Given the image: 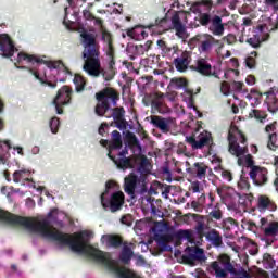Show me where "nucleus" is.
Returning <instances> with one entry per match:
<instances>
[{
	"label": "nucleus",
	"mask_w": 278,
	"mask_h": 278,
	"mask_svg": "<svg viewBox=\"0 0 278 278\" xmlns=\"http://www.w3.org/2000/svg\"><path fill=\"white\" fill-rule=\"evenodd\" d=\"M98 103L94 106L97 116H105V118H113L117 129H127V119H125V108L115 106L110 108V101L113 105L118 103L121 96L113 88L106 87L102 91L96 93Z\"/></svg>",
	"instance_id": "nucleus-2"
},
{
	"label": "nucleus",
	"mask_w": 278,
	"mask_h": 278,
	"mask_svg": "<svg viewBox=\"0 0 278 278\" xmlns=\"http://www.w3.org/2000/svg\"><path fill=\"white\" fill-rule=\"evenodd\" d=\"M166 94L162 92L155 93V98L151 102V108L154 112H159V114H168L170 112V108L164 103V98Z\"/></svg>",
	"instance_id": "nucleus-19"
},
{
	"label": "nucleus",
	"mask_w": 278,
	"mask_h": 278,
	"mask_svg": "<svg viewBox=\"0 0 278 278\" xmlns=\"http://www.w3.org/2000/svg\"><path fill=\"white\" fill-rule=\"evenodd\" d=\"M108 157L114 162L115 166L119 168V170H127L129 168H136L138 166V157L132 155L130 157H116L112 155V152L108 153Z\"/></svg>",
	"instance_id": "nucleus-13"
},
{
	"label": "nucleus",
	"mask_w": 278,
	"mask_h": 278,
	"mask_svg": "<svg viewBox=\"0 0 278 278\" xmlns=\"http://www.w3.org/2000/svg\"><path fill=\"white\" fill-rule=\"evenodd\" d=\"M101 205L104 210L118 212L119 210H123V205H125V193L122 191H116L112 193L110 200H105V193H102Z\"/></svg>",
	"instance_id": "nucleus-8"
},
{
	"label": "nucleus",
	"mask_w": 278,
	"mask_h": 278,
	"mask_svg": "<svg viewBox=\"0 0 278 278\" xmlns=\"http://www.w3.org/2000/svg\"><path fill=\"white\" fill-rule=\"evenodd\" d=\"M207 168L204 162H197L191 167L187 168V173L197 179H205L207 177Z\"/></svg>",
	"instance_id": "nucleus-22"
},
{
	"label": "nucleus",
	"mask_w": 278,
	"mask_h": 278,
	"mask_svg": "<svg viewBox=\"0 0 278 278\" xmlns=\"http://www.w3.org/2000/svg\"><path fill=\"white\" fill-rule=\"evenodd\" d=\"M190 62H192V55H190V52L184 51L180 56L174 60L176 71L179 73H185V71H188Z\"/></svg>",
	"instance_id": "nucleus-23"
},
{
	"label": "nucleus",
	"mask_w": 278,
	"mask_h": 278,
	"mask_svg": "<svg viewBox=\"0 0 278 278\" xmlns=\"http://www.w3.org/2000/svg\"><path fill=\"white\" fill-rule=\"evenodd\" d=\"M260 229L263 231L265 238H277L278 236V222H268L267 217H262L260 220Z\"/></svg>",
	"instance_id": "nucleus-17"
},
{
	"label": "nucleus",
	"mask_w": 278,
	"mask_h": 278,
	"mask_svg": "<svg viewBox=\"0 0 278 278\" xmlns=\"http://www.w3.org/2000/svg\"><path fill=\"white\" fill-rule=\"evenodd\" d=\"M127 140H128L129 147H136L137 149L141 148L140 141L138 140V137H136V135H134V132L127 134Z\"/></svg>",
	"instance_id": "nucleus-42"
},
{
	"label": "nucleus",
	"mask_w": 278,
	"mask_h": 278,
	"mask_svg": "<svg viewBox=\"0 0 278 278\" xmlns=\"http://www.w3.org/2000/svg\"><path fill=\"white\" fill-rule=\"evenodd\" d=\"M74 84L76 92H84V90L86 89V78H84V76L79 74H76L74 76Z\"/></svg>",
	"instance_id": "nucleus-32"
},
{
	"label": "nucleus",
	"mask_w": 278,
	"mask_h": 278,
	"mask_svg": "<svg viewBox=\"0 0 278 278\" xmlns=\"http://www.w3.org/2000/svg\"><path fill=\"white\" fill-rule=\"evenodd\" d=\"M15 51H18V49L14 46L12 38L5 34L0 35V53L2 58H12Z\"/></svg>",
	"instance_id": "nucleus-15"
},
{
	"label": "nucleus",
	"mask_w": 278,
	"mask_h": 278,
	"mask_svg": "<svg viewBox=\"0 0 278 278\" xmlns=\"http://www.w3.org/2000/svg\"><path fill=\"white\" fill-rule=\"evenodd\" d=\"M106 58L108 62H116V49L114 48V43L106 46Z\"/></svg>",
	"instance_id": "nucleus-41"
},
{
	"label": "nucleus",
	"mask_w": 278,
	"mask_h": 278,
	"mask_svg": "<svg viewBox=\"0 0 278 278\" xmlns=\"http://www.w3.org/2000/svg\"><path fill=\"white\" fill-rule=\"evenodd\" d=\"M275 173H276V178L274 179L273 186H274L276 192H278V168L277 167H276Z\"/></svg>",
	"instance_id": "nucleus-63"
},
{
	"label": "nucleus",
	"mask_w": 278,
	"mask_h": 278,
	"mask_svg": "<svg viewBox=\"0 0 278 278\" xmlns=\"http://www.w3.org/2000/svg\"><path fill=\"white\" fill-rule=\"evenodd\" d=\"M29 73H31V75H34V77L36 79H38V81H40V84L42 86H49V88H52V89L58 88V81L51 83L49 80H46L42 77H40V74L38 72H36V71L31 70V68H29Z\"/></svg>",
	"instance_id": "nucleus-31"
},
{
	"label": "nucleus",
	"mask_w": 278,
	"mask_h": 278,
	"mask_svg": "<svg viewBox=\"0 0 278 278\" xmlns=\"http://www.w3.org/2000/svg\"><path fill=\"white\" fill-rule=\"evenodd\" d=\"M269 38L268 26L266 24H258L253 28V36L249 37L245 42L253 49H260L262 42H266Z\"/></svg>",
	"instance_id": "nucleus-6"
},
{
	"label": "nucleus",
	"mask_w": 278,
	"mask_h": 278,
	"mask_svg": "<svg viewBox=\"0 0 278 278\" xmlns=\"http://www.w3.org/2000/svg\"><path fill=\"white\" fill-rule=\"evenodd\" d=\"M239 188L241 190H249L251 188V184H249V178H241L238 182Z\"/></svg>",
	"instance_id": "nucleus-50"
},
{
	"label": "nucleus",
	"mask_w": 278,
	"mask_h": 278,
	"mask_svg": "<svg viewBox=\"0 0 278 278\" xmlns=\"http://www.w3.org/2000/svg\"><path fill=\"white\" fill-rule=\"evenodd\" d=\"M208 218L211 220H223V211L220 210V204H216L213 210L208 213Z\"/></svg>",
	"instance_id": "nucleus-37"
},
{
	"label": "nucleus",
	"mask_w": 278,
	"mask_h": 278,
	"mask_svg": "<svg viewBox=\"0 0 278 278\" xmlns=\"http://www.w3.org/2000/svg\"><path fill=\"white\" fill-rule=\"evenodd\" d=\"M31 172L28 169H20L13 173L14 184H21V181H31Z\"/></svg>",
	"instance_id": "nucleus-30"
},
{
	"label": "nucleus",
	"mask_w": 278,
	"mask_h": 278,
	"mask_svg": "<svg viewBox=\"0 0 278 278\" xmlns=\"http://www.w3.org/2000/svg\"><path fill=\"white\" fill-rule=\"evenodd\" d=\"M267 8H270L273 12H278V0H264Z\"/></svg>",
	"instance_id": "nucleus-48"
},
{
	"label": "nucleus",
	"mask_w": 278,
	"mask_h": 278,
	"mask_svg": "<svg viewBox=\"0 0 278 278\" xmlns=\"http://www.w3.org/2000/svg\"><path fill=\"white\" fill-rule=\"evenodd\" d=\"M208 29L212 31L213 36H223V34H225V24H223V17L219 15H213Z\"/></svg>",
	"instance_id": "nucleus-26"
},
{
	"label": "nucleus",
	"mask_w": 278,
	"mask_h": 278,
	"mask_svg": "<svg viewBox=\"0 0 278 278\" xmlns=\"http://www.w3.org/2000/svg\"><path fill=\"white\" fill-rule=\"evenodd\" d=\"M52 134H58L60 129V119L58 117H52L49 123Z\"/></svg>",
	"instance_id": "nucleus-45"
},
{
	"label": "nucleus",
	"mask_w": 278,
	"mask_h": 278,
	"mask_svg": "<svg viewBox=\"0 0 278 278\" xmlns=\"http://www.w3.org/2000/svg\"><path fill=\"white\" fill-rule=\"evenodd\" d=\"M191 190L194 193L201 192V187H200L199 181H194V182L191 184Z\"/></svg>",
	"instance_id": "nucleus-58"
},
{
	"label": "nucleus",
	"mask_w": 278,
	"mask_h": 278,
	"mask_svg": "<svg viewBox=\"0 0 278 278\" xmlns=\"http://www.w3.org/2000/svg\"><path fill=\"white\" fill-rule=\"evenodd\" d=\"M195 5H203L204 8H206V13L199 14V23L200 25H202V27H207V25L212 24V21H214V15L210 13L212 11V8H214V1L201 0L197 2Z\"/></svg>",
	"instance_id": "nucleus-16"
},
{
	"label": "nucleus",
	"mask_w": 278,
	"mask_h": 278,
	"mask_svg": "<svg viewBox=\"0 0 278 278\" xmlns=\"http://www.w3.org/2000/svg\"><path fill=\"white\" fill-rule=\"evenodd\" d=\"M102 40L106 46L114 45V39H112V34L108 30H102Z\"/></svg>",
	"instance_id": "nucleus-46"
},
{
	"label": "nucleus",
	"mask_w": 278,
	"mask_h": 278,
	"mask_svg": "<svg viewBox=\"0 0 278 278\" xmlns=\"http://www.w3.org/2000/svg\"><path fill=\"white\" fill-rule=\"evenodd\" d=\"M191 42H194L201 53H207L214 47V45H223L220 40L214 38L212 35H197L191 39Z\"/></svg>",
	"instance_id": "nucleus-10"
},
{
	"label": "nucleus",
	"mask_w": 278,
	"mask_h": 278,
	"mask_svg": "<svg viewBox=\"0 0 278 278\" xmlns=\"http://www.w3.org/2000/svg\"><path fill=\"white\" fill-rule=\"evenodd\" d=\"M195 231L198 235V238L202 240V238H206L213 247H223V236H220V232L216 229H211L208 232L205 233V222H203V216H200V218L197 222L195 225Z\"/></svg>",
	"instance_id": "nucleus-4"
},
{
	"label": "nucleus",
	"mask_w": 278,
	"mask_h": 278,
	"mask_svg": "<svg viewBox=\"0 0 278 278\" xmlns=\"http://www.w3.org/2000/svg\"><path fill=\"white\" fill-rule=\"evenodd\" d=\"M161 251H168V237L166 235H162L157 240H156Z\"/></svg>",
	"instance_id": "nucleus-43"
},
{
	"label": "nucleus",
	"mask_w": 278,
	"mask_h": 278,
	"mask_svg": "<svg viewBox=\"0 0 278 278\" xmlns=\"http://www.w3.org/2000/svg\"><path fill=\"white\" fill-rule=\"evenodd\" d=\"M12 150L16 151L18 155H22V156L25 155V151H23V147L21 146H14L12 147Z\"/></svg>",
	"instance_id": "nucleus-60"
},
{
	"label": "nucleus",
	"mask_w": 278,
	"mask_h": 278,
	"mask_svg": "<svg viewBox=\"0 0 278 278\" xmlns=\"http://www.w3.org/2000/svg\"><path fill=\"white\" fill-rule=\"evenodd\" d=\"M137 157V164H139L138 170L141 175H149L151 173V163L144 154L135 155Z\"/></svg>",
	"instance_id": "nucleus-29"
},
{
	"label": "nucleus",
	"mask_w": 278,
	"mask_h": 278,
	"mask_svg": "<svg viewBox=\"0 0 278 278\" xmlns=\"http://www.w3.org/2000/svg\"><path fill=\"white\" fill-rule=\"evenodd\" d=\"M153 46V41L148 40L144 42V45H137L135 47L137 55H144L149 49Z\"/></svg>",
	"instance_id": "nucleus-39"
},
{
	"label": "nucleus",
	"mask_w": 278,
	"mask_h": 278,
	"mask_svg": "<svg viewBox=\"0 0 278 278\" xmlns=\"http://www.w3.org/2000/svg\"><path fill=\"white\" fill-rule=\"evenodd\" d=\"M23 61L28 62L29 64H45L46 66H48V68H60V66H64V63H62V61H47L36 54L20 52L17 54V62Z\"/></svg>",
	"instance_id": "nucleus-9"
},
{
	"label": "nucleus",
	"mask_w": 278,
	"mask_h": 278,
	"mask_svg": "<svg viewBox=\"0 0 278 278\" xmlns=\"http://www.w3.org/2000/svg\"><path fill=\"white\" fill-rule=\"evenodd\" d=\"M83 16L85 18V21H94V14H92V12H90V10L85 9L83 11Z\"/></svg>",
	"instance_id": "nucleus-54"
},
{
	"label": "nucleus",
	"mask_w": 278,
	"mask_h": 278,
	"mask_svg": "<svg viewBox=\"0 0 278 278\" xmlns=\"http://www.w3.org/2000/svg\"><path fill=\"white\" fill-rule=\"evenodd\" d=\"M10 149H12V142L10 140H0V164H8Z\"/></svg>",
	"instance_id": "nucleus-28"
},
{
	"label": "nucleus",
	"mask_w": 278,
	"mask_h": 278,
	"mask_svg": "<svg viewBox=\"0 0 278 278\" xmlns=\"http://www.w3.org/2000/svg\"><path fill=\"white\" fill-rule=\"evenodd\" d=\"M100 144L102 147H108V144H109V153H112V151L122 149L123 148V138L121 137V132L118 130H113L112 131V140L108 141L105 139H101Z\"/></svg>",
	"instance_id": "nucleus-18"
},
{
	"label": "nucleus",
	"mask_w": 278,
	"mask_h": 278,
	"mask_svg": "<svg viewBox=\"0 0 278 278\" xmlns=\"http://www.w3.org/2000/svg\"><path fill=\"white\" fill-rule=\"evenodd\" d=\"M121 224L127 225V227H131V225H134V219L131 218V215L122 216Z\"/></svg>",
	"instance_id": "nucleus-51"
},
{
	"label": "nucleus",
	"mask_w": 278,
	"mask_h": 278,
	"mask_svg": "<svg viewBox=\"0 0 278 278\" xmlns=\"http://www.w3.org/2000/svg\"><path fill=\"white\" fill-rule=\"evenodd\" d=\"M176 238L188 240V242H194V235L192 230H178L176 232Z\"/></svg>",
	"instance_id": "nucleus-38"
},
{
	"label": "nucleus",
	"mask_w": 278,
	"mask_h": 278,
	"mask_svg": "<svg viewBox=\"0 0 278 278\" xmlns=\"http://www.w3.org/2000/svg\"><path fill=\"white\" fill-rule=\"evenodd\" d=\"M109 125L108 123H102L98 129V132L100 136H105V129H108Z\"/></svg>",
	"instance_id": "nucleus-57"
},
{
	"label": "nucleus",
	"mask_w": 278,
	"mask_h": 278,
	"mask_svg": "<svg viewBox=\"0 0 278 278\" xmlns=\"http://www.w3.org/2000/svg\"><path fill=\"white\" fill-rule=\"evenodd\" d=\"M83 39V60L84 71L91 77L102 75L105 81H112L116 77V61H106V68L101 70V46L97 42V37L92 33L84 31L80 34Z\"/></svg>",
	"instance_id": "nucleus-1"
},
{
	"label": "nucleus",
	"mask_w": 278,
	"mask_h": 278,
	"mask_svg": "<svg viewBox=\"0 0 278 278\" xmlns=\"http://www.w3.org/2000/svg\"><path fill=\"white\" fill-rule=\"evenodd\" d=\"M204 255L203 249L195 248L194 249V258L195 260H201Z\"/></svg>",
	"instance_id": "nucleus-56"
},
{
	"label": "nucleus",
	"mask_w": 278,
	"mask_h": 278,
	"mask_svg": "<svg viewBox=\"0 0 278 278\" xmlns=\"http://www.w3.org/2000/svg\"><path fill=\"white\" fill-rule=\"evenodd\" d=\"M138 187V176L134 173L129 174L124 180V190L130 199H136V188Z\"/></svg>",
	"instance_id": "nucleus-21"
},
{
	"label": "nucleus",
	"mask_w": 278,
	"mask_h": 278,
	"mask_svg": "<svg viewBox=\"0 0 278 278\" xmlns=\"http://www.w3.org/2000/svg\"><path fill=\"white\" fill-rule=\"evenodd\" d=\"M72 99H73V88L66 85L61 87L58 90L56 96L52 101V104L56 110V114H64V110L62 108H64V105H70Z\"/></svg>",
	"instance_id": "nucleus-5"
},
{
	"label": "nucleus",
	"mask_w": 278,
	"mask_h": 278,
	"mask_svg": "<svg viewBox=\"0 0 278 278\" xmlns=\"http://www.w3.org/2000/svg\"><path fill=\"white\" fill-rule=\"evenodd\" d=\"M256 210H258L261 214H266V212H277V203L273 198L266 194H261L257 197Z\"/></svg>",
	"instance_id": "nucleus-14"
},
{
	"label": "nucleus",
	"mask_w": 278,
	"mask_h": 278,
	"mask_svg": "<svg viewBox=\"0 0 278 278\" xmlns=\"http://www.w3.org/2000/svg\"><path fill=\"white\" fill-rule=\"evenodd\" d=\"M151 123L154 127L163 131L164 134H168L170 131V121L168 118H164L162 116L152 115Z\"/></svg>",
	"instance_id": "nucleus-27"
},
{
	"label": "nucleus",
	"mask_w": 278,
	"mask_h": 278,
	"mask_svg": "<svg viewBox=\"0 0 278 278\" xmlns=\"http://www.w3.org/2000/svg\"><path fill=\"white\" fill-rule=\"evenodd\" d=\"M131 245L132 243L129 244L127 242H124L118 256L119 262L126 266L131 264V260L134 258V250H131Z\"/></svg>",
	"instance_id": "nucleus-24"
},
{
	"label": "nucleus",
	"mask_w": 278,
	"mask_h": 278,
	"mask_svg": "<svg viewBox=\"0 0 278 278\" xmlns=\"http://www.w3.org/2000/svg\"><path fill=\"white\" fill-rule=\"evenodd\" d=\"M211 268L214 270L216 277L227 278V269H225V267H220V264H218V262H213L211 264Z\"/></svg>",
	"instance_id": "nucleus-36"
},
{
	"label": "nucleus",
	"mask_w": 278,
	"mask_h": 278,
	"mask_svg": "<svg viewBox=\"0 0 278 278\" xmlns=\"http://www.w3.org/2000/svg\"><path fill=\"white\" fill-rule=\"evenodd\" d=\"M201 92V87H199L195 91L194 89H186V94L189 97V105L191 108L194 106V94H199Z\"/></svg>",
	"instance_id": "nucleus-44"
},
{
	"label": "nucleus",
	"mask_w": 278,
	"mask_h": 278,
	"mask_svg": "<svg viewBox=\"0 0 278 278\" xmlns=\"http://www.w3.org/2000/svg\"><path fill=\"white\" fill-rule=\"evenodd\" d=\"M193 71L199 73L203 77H215L218 79V73H216V67L212 66V63L207 61V59H198L195 61V65L193 66Z\"/></svg>",
	"instance_id": "nucleus-11"
},
{
	"label": "nucleus",
	"mask_w": 278,
	"mask_h": 278,
	"mask_svg": "<svg viewBox=\"0 0 278 278\" xmlns=\"http://www.w3.org/2000/svg\"><path fill=\"white\" fill-rule=\"evenodd\" d=\"M250 117L255 118L258 123H264V121L268 118V114L265 111L254 109L250 112Z\"/></svg>",
	"instance_id": "nucleus-35"
},
{
	"label": "nucleus",
	"mask_w": 278,
	"mask_h": 278,
	"mask_svg": "<svg viewBox=\"0 0 278 278\" xmlns=\"http://www.w3.org/2000/svg\"><path fill=\"white\" fill-rule=\"evenodd\" d=\"M186 86H188V80H186V78L174 77L169 83V87L174 88L175 90H180V88H186Z\"/></svg>",
	"instance_id": "nucleus-33"
},
{
	"label": "nucleus",
	"mask_w": 278,
	"mask_h": 278,
	"mask_svg": "<svg viewBox=\"0 0 278 278\" xmlns=\"http://www.w3.org/2000/svg\"><path fill=\"white\" fill-rule=\"evenodd\" d=\"M220 90L224 94H229V83L223 81L220 85Z\"/></svg>",
	"instance_id": "nucleus-55"
},
{
	"label": "nucleus",
	"mask_w": 278,
	"mask_h": 278,
	"mask_svg": "<svg viewBox=\"0 0 278 278\" xmlns=\"http://www.w3.org/2000/svg\"><path fill=\"white\" fill-rule=\"evenodd\" d=\"M101 240L105 242L108 249H121L125 244L118 235H103Z\"/></svg>",
	"instance_id": "nucleus-25"
},
{
	"label": "nucleus",
	"mask_w": 278,
	"mask_h": 278,
	"mask_svg": "<svg viewBox=\"0 0 278 278\" xmlns=\"http://www.w3.org/2000/svg\"><path fill=\"white\" fill-rule=\"evenodd\" d=\"M245 164H247L248 168H250V170H253V167L257 166V165H255V161H253V156L251 154H248L245 156Z\"/></svg>",
	"instance_id": "nucleus-53"
},
{
	"label": "nucleus",
	"mask_w": 278,
	"mask_h": 278,
	"mask_svg": "<svg viewBox=\"0 0 278 278\" xmlns=\"http://www.w3.org/2000/svg\"><path fill=\"white\" fill-rule=\"evenodd\" d=\"M263 261L268 264L269 268H275V258H273V255L265 253L263 255Z\"/></svg>",
	"instance_id": "nucleus-49"
},
{
	"label": "nucleus",
	"mask_w": 278,
	"mask_h": 278,
	"mask_svg": "<svg viewBox=\"0 0 278 278\" xmlns=\"http://www.w3.org/2000/svg\"><path fill=\"white\" fill-rule=\"evenodd\" d=\"M187 142L193 149V151H199L205 149V147H212L214 144V138H212V132L203 130L198 136L187 137Z\"/></svg>",
	"instance_id": "nucleus-7"
},
{
	"label": "nucleus",
	"mask_w": 278,
	"mask_h": 278,
	"mask_svg": "<svg viewBox=\"0 0 278 278\" xmlns=\"http://www.w3.org/2000/svg\"><path fill=\"white\" fill-rule=\"evenodd\" d=\"M265 131L266 134H270V131H275V125L274 124H269L265 127Z\"/></svg>",
	"instance_id": "nucleus-64"
},
{
	"label": "nucleus",
	"mask_w": 278,
	"mask_h": 278,
	"mask_svg": "<svg viewBox=\"0 0 278 278\" xmlns=\"http://www.w3.org/2000/svg\"><path fill=\"white\" fill-rule=\"evenodd\" d=\"M215 170L217 173H220L223 179L226 181H233V174H231L229 170L223 168V166L215 167Z\"/></svg>",
	"instance_id": "nucleus-40"
},
{
	"label": "nucleus",
	"mask_w": 278,
	"mask_h": 278,
	"mask_svg": "<svg viewBox=\"0 0 278 278\" xmlns=\"http://www.w3.org/2000/svg\"><path fill=\"white\" fill-rule=\"evenodd\" d=\"M245 81L249 86H253L255 84V76L253 75L248 76Z\"/></svg>",
	"instance_id": "nucleus-62"
},
{
	"label": "nucleus",
	"mask_w": 278,
	"mask_h": 278,
	"mask_svg": "<svg viewBox=\"0 0 278 278\" xmlns=\"http://www.w3.org/2000/svg\"><path fill=\"white\" fill-rule=\"evenodd\" d=\"M191 207H193V210H195V212H201V203L198 201H192Z\"/></svg>",
	"instance_id": "nucleus-61"
},
{
	"label": "nucleus",
	"mask_w": 278,
	"mask_h": 278,
	"mask_svg": "<svg viewBox=\"0 0 278 278\" xmlns=\"http://www.w3.org/2000/svg\"><path fill=\"white\" fill-rule=\"evenodd\" d=\"M172 25L173 29L176 31L177 38H180L181 40L188 38V30L186 25L181 22L179 14L176 13L172 16Z\"/></svg>",
	"instance_id": "nucleus-20"
},
{
	"label": "nucleus",
	"mask_w": 278,
	"mask_h": 278,
	"mask_svg": "<svg viewBox=\"0 0 278 278\" xmlns=\"http://www.w3.org/2000/svg\"><path fill=\"white\" fill-rule=\"evenodd\" d=\"M267 149L269 151H278V134L273 132L268 135Z\"/></svg>",
	"instance_id": "nucleus-34"
},
{
	"label": "nucleus",
	"mask_w": 278,
	"mask_h": 278,
	"mask_svg": "<svg viewBox=\"0 0 278 278\" xmlns=\"http://www.w3.org/2000/svg\"><path fill=\"white\" fill-rule=\"evenodd\" d=\"M228 151L236 157H242V155L249 153L247 136L242 130H239L238 126L231 125L228 131Z\"/></svg>",
	"instance_id": "nucleus-3"
},
{
	"label": "nucleus",
	"mask_w": 278,
	"mask_h": 278,
	"mask_svg": "<svg viewBox=\"0 0 278 278\" xmlns=\"http://www.w3.org/2000/svg\"><path fill=\"white\" fill-rule=\"evenodd\" d=\"M238 223L236 222V219L229 217L223 220V228L224 229H231V227L237 226Z\"/></svg>",
	"instance_id": "nucleus-47"
},
{
	"label": "nucleus",
	"mask_w": 278,
	"mask_h": 278,
	"mask_svg": "<svg viewBox=\"0 0 278 278\" xmlns=\"http://www.w3.org/2000/svg\"><path fill=\"white\" fill-rule=\"evenodd\" d=\"M250 179L254 186H266L268 184V168L262 166H254L249 172Z\"/></svg>",
	"instance_id": "nucleus-12"
},
{
	"label": "nucleus",
	"mask_w": 278,
	"mask_h": 278,
	"mask_svg": "<svg viewBox=\"0 0 278 278\" xmlns=\"http://www.w3.org/2000/svg\"><path fill=\"white\" fill-rule=\"evenodd\" d=\"M244 86V83L242 81H233L232 83V87L235 88V90H238L239 92L242 90Z\"/></svg>",
	"instance_id": "nucleus-59"
},
{
	"label": "nucleus",
	"mask_w": 278,
	"mask_h": 278,
	"mask_svg": "<svg viewBox=\"0 0 278 278\" xmlns=\"http://www.w3.org/2000/svg\"><path fill=\"white\" fill-rule=\"evenodd\" d=\"M257 65V61H255V58L253 56H248L245 59V66L248 68H255V66Z\"/></svg>",
	"instance_id": "nucleus-52"
}]
</instances>
